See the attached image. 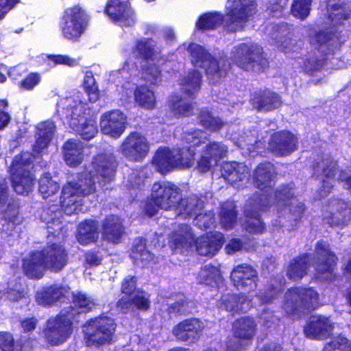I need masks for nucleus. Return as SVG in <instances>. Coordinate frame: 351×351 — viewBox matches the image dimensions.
<instances>
[{
  "label": "nucleus",
  "instance_id": "4468645a",
  "mask_svg": "<svg viewBox=\"0 0 351 351\" xmlns=\"http://www.w3.org/2000/svg\"><path fill=\"white\" fill-rule=\"evenodd\" d=\"M316 265L315 276L322 281L334 282L338 278L335 273L337 257L329 249V245L325 241H319L315 248Z\"/></svg>",
  "mask_w": 351,
  "mask_h": 351
},
{
  "label": "nucleus",
  "instance_id": "5fc2aeb1",
  "mask_svg": "<svg viewBox=\"0 0 351 351\" xmlns=\"http://www.w3.org/2000/svg\"><path fill=\"white\" fill-rule=\"evenodd\" d=\"M223 16L219 13H207L202 15L197 22V27L200 29H212L219 26Z\"/></svg>",
  "mask_w": 351,
  "mask_h": 351
},
{
  "label": "nucleus",
  "instance_id": "c85d7f7f",
  "mask_svg": "<svg viewBox=\"0 0 351 351\" xmlns=\"http://www.w3.org/2000/svg\"><path fill=\"white\" fill-rule=\"evenodd\" d=\"M194 241V236L191 228L186 225H180L169 236V245L176 252H183L187 250Z\"/></svg>",
  "mask_w": 351,
  "mask_h": 351
},
{
  "label": "nucleus",
  "instance_id": "e2e57ef3",
  "mask_svg": "<svg viewBox=\"0 0 351 351\" xmlns=\"http://www.w3.org/2000/svg\"><path fill=\"white\" fill-rule=\"evenodd\" d=\"M84 86L91 102H95L99 99V90L95 80L91 73L86 74L84 79Z\"/></svg>",
  "mask_w": 351,
  "mask_h": 351
},
{
  "label": "nucleus",
  "instance_id": "774afa93",
  "mask_svg": "<svg viewBox=\"0 0 351 351\" xmlns=\"http://www.w3.org/2000/svg\"><path fill=\"white\" fill-rule=\"evenodd\" d=\"M217 162V159L210 157L209 154H206V152L204 151L203 155L198 161V169L202 172H206L215 166Z\"/></svg>",
  "mask_w": 351,
  "mask_h": 351
},
{
  "label": "nucleus",
  "instance_id": "58836bf2",
  "mask_svg": "<svg viewBox=\"0 0 351 351\" xmlns=\"http://www.w3.org/2000/svg\"><path fill=\"white\" fill-rule=\"evenodd\" d=\"M83 145L77 140H69L64 145V156L66 164L71 167L79 165L83 159Z\"/></svg>",
  "mask_w": 351,
  "mask_h": 351
},
{
  "label": "nucleus",
  "instance_id": "ddd939ff",
  "mask_svg": "<svg viewBox=\"0 0 351 351\" xmlns=\"http://www.w3.org/2000/svg\"><path fill=\"white\" fill-rule=\"evenodd\" d=\"M122 292L125 295L118 301L117 307L123 313L134 309L147 310L149 308L148 295L136 290V279L128 276L122 284Z\"/></svg>",
  "mask_w": 351,
  "mask_h": 351
},
{
  "label": "nucleus",
  "instance_id": "393cba45",
  "mask_svg": "<svg viewBox=\"0 0 351 351\" xmlns=\"http://www.w3.org/2000/svg\"><path fill=\"white\" fill-rule=\"evenodd\" d=\"M203 328V324L197 319H188L177 324L173 333L179 340L193 343L199 338Z\"/></svg>",
  "mask_w": 351,
  "mask_h": 351
},
{
  "label": "nucleus",
  "instance_id": "052dcab7",
  "mask_svg": "<svg viewBox=\"0 0 351 351\" xmlns=\"http://www.w3.org/2000/svg\"><path fill=\"white\" fill-rule=\"evenodd\" d=\"M143 67L142 77L145 81L152 84H157L161 81L160 71L154 64L147 62Z\"/></svg>",
  "mask_w": 351,
  "mask_h": 351
},
{
  "label": "nucleus",
  "instance_id": "c756f323",
  "mask_svg": "<svg viewBox=\"0 0 351 351\" xmlns=\"http://www.w3.org/2000/svg\"><path fill=\"white\" fill-rule=\"evenodd\" d=\"M351 10L346 0H328L326 3V14L334 26L343 24L350 16Z\"/></svg>",
  "mask_w": 351,
  "mask_h": 351
},
{
  "label": "nucleus",
  "instance_id": "9b49d317",
  "mask_svg": "<svg viewBox=\"0 0 351 351\" xmlns=\"http://www.w3.org/2000/svg\"><path fill=\"white\" fill-rule=\"evenodd\" d=\"M318 298V293L312 288H291L285 293L282 308L288 314L315 308Z\"/></svg>",
  "mask_w": 351,
  "mask_h": 351
},
{
  "label": "nucleus",
  "instance_id": "7c9ffc66",
  "mask_svg": "<svg viewBox=\"0 0 351 351\" xmlns=\"http://www.w3.org/2000/svg\"><path fill=\"white\" fill-rule=\"evenodd\" d=\"M37 138L33 146V152L35 154H42L54 136L56 125L51 121H43L37 125Z\"/></svg>",
  "mask_w": 351,
  "mask_h": 351
},
{
  "label": "nucleus",
  "instance_id": "69168bd1",
  "mask_svg": "<svg viewBox=\"0 0 351 351\" xmlns=\"http://www.w3.org/2000/svg\"><path fill=\"white\" fill-rule=\"evenodd\" d=\"M194 224L197 226L200 229H208L212 228L215 223L214 213L211 211L202 213V211L198 213L194 218Z\"/></svg>",
  "mask_w": 351,
  "mask_h": 351
},
{
  "label": "nucleus",
  "instance_id": "79ce46f5",
  "mask_svg": "<svg viewBox=\"0 0 351 351\" xmlns=\"http://www.w3.org/2000/svg\"><path fill=\"white\" fill-rule=\"evenodd\" d=\"M235 144L242 149H246L249 152H254L263 147V142L258 139L256 130L244 132L239 138L235 140Z\"/></svg>",
  "mask_w": 351,
  "mask_h": 351
},
{
  "label": "nucleus",
  "instance_id": "cd10ccee",
  "mask_svg": "<svg viewBox=\"0 0 351 351\" xmlns=\"http://www.w3.org/2000/svg\"><path fill=\"white\" fill-rule=\"evenodd\" d=\"M69 288L62 285L43 287L36 293V302L43 306H51L65 296Z\"/></svg>",
  "mask_w": 351,
  "mask_h": 351
},
{
  "label": "nucleus",
  "instance_id": "603ef678",
  "mask_svg": "<svg viewBox=\"0 0 351 351\" xmlns=\"http://www.w3.org/2000/svg\"><path fill=\"white\" fill-rule=\"evenodd\" d=\"M199 124L211 132L220 130L225 124L219 117H213L207 110H201L198 117Z\"/></svg>",
  "mask_w": 351,
  "mask_h": 351
},
{
  "label": "nucleus",
  "instance_id": "680f3d73",
  "mask_svg": "<svg viewBox=\"0 0 351 351\" xmlns=\"http://www.w3.org/2000/svg\"><path fill=\"white\" fill-rule=\"evenodd\" d=\"M154 43L152 40H140L136 43L135 53L145 60L152 58L154 53Z\"/></svg>",
  "mask_w": 351,
  "mask_h": 351
},
{
  "label": "nucleus",
  "instance_id": "39448f33",
  "mask_svg": "<svg viewBox=\"0 0 351 351\" xmlns=\"http://www.w3.org/2000/svg\"><path fill=\"white\" fill-rule=\"evenodd\" d=\"M230 58L238 66L245 71L258 72L268 64L262 47L252 43H240L234 46Z\"/></svg>",
  "mask_w": 351,
  "mask_h": 351
},
{
  "label": "nucleus",
  "instance_id": "20e7f679",
  "mask_svg": "<svg viewBox=\"0 0 351 351\" xmlns=\"http://www.w3.org/2000/svg\"><path fill=\"white\" fill-rule=\"evenodd\" d=\"M191 63L195 67L204 68L208 80L213 84L218 82L226 74V61H217L201 45L191 44L187 48Z\"/></svg>",
  "mask_w": 351,
  "mask_h": 351
},
{
  "label": "nucleus",
  "instance_id": "c03bdc74",
  "mask_svg": "<svg viewBox=\"0 0 351 351\" xmlns=\"http://www.w3.org/2000/svg\"><path fill=\"white\" fill-rule=\"evenodd\" d=\"M170 108L176 117L190 116L193 112V104L189 99L174 95L171 98Z\"/></svg>",
  "mask_w": 351,
  "mask_h": 351
},
{
  "label": "nucleus",
  "instance_id": "2f4dec72",
  "mask_svg": "<svg viewBox=\"0 0 351 351\" xmlns=\"http://www.w3.org/2000/svg\"><path fill=\"white\" fill-rule=\"evenodd\" d=\"M103 236L108 242L118 243L125 233L122 220L116 215H110L106 218L103 225Z\"/></svg>",
  "mask_w": 351,
  "mask_h": 351
},
{
  "label": "nucleus",
  "instance_id": "de8ad7c7",
  "mask_svg": "<svg viewBox=\"0 0 351 351\" xmlns=\"http://www.w3.org/2000/svg\"><path fill=\"white\" fill-rule=\"evenodd\" d=\"M313 44L317 43L322 47V51H325L324 47H327L328 53L333 51L334 49H338L340 47V41L335 34H332L329 32H319L315 34V38L311 41Z\"/></svg>",
  "mask_w": 351,
  "mask_h": 351
},
{
  "label": "nucleus",
  "instance_id": "aec40b11",
  "mask_svg": "<svg viewBox=\"0 0 351 351\" xmlns=\"http://www.w3.org/2000/svg\"><path fill=\"white\" fill-rule=\"evenodd\" d=\"M126 123V117L119 110L107 112L100 119L102 133L115 138L120 137L124 132Z\"/></svg>",
  "mask_w": 351,
  "mask_h": 351
},
{
  "label": "nucleus",
  "instance_id": "ea45409f",
  "mask_svg": "<svg viewBox=\"0 0 351 351\" xmlns=\"http://www.w3.org/2000/svg\"><path fill=\"white\" fill-rule=\"evenodd\" d=\"M98 225L93 220H86L78 226L77 239L82 245H87L98 239Z\"/></svg>",
  "mask_w": 351,
  "mask_h": 351
},
{
  "label": "nucleus",
  "instance_id": "dca6fc26",
  "mask_svg": "<svg viewBox=\"0 0 351 351\" xmlns=\"http://www.w3.org/2000/svg\"><path fill=\"white\" fill-rule=\"evenodd\" d=\"M271 203L267 198L261 199L260 195L257 194H254L247 200L244 208L247 217L245 228L247 232L253 234H261L264 232L265 226L260 218L259 213L267 210Z\"/></svg>",
  "mask_w": 351,
  "mask_h": 351
},
{
  "label": "nucleus",
  "instance_id": "5701e85b",
  "mask_svg": "<svg viewBox=\"0 0 351 351\" xmlns=\"http://www.w3.org/2000/svg\"><path fill=\"white\" fill-rule=\"evenodd\" d=\"M297 143V138L292 133L282 131L271 136L269 149L276 156H286L296 150Z\"/></svg>",
  "mask_w": 351,
  "mask_h": 351
},
{
  "label": "nucleus",
  "instance_id": "473e14b6",
  "mask_svg": "<svg viewBox=\"0 0 351 351\" xmlns=\"http://www.w3.org/2000/svg\"><path fill=\"white\" fill-rule=\"evenodd\" d=\"M219 307L230 312H246L252 306V301L244 294H226L219 302Z\"/></svg>",
  "mask_w": 351,
  "mask_h": 351
},
{
  "label": "nucleus",
  "instance_id": "0e129e2a",
  "mask_svg": "<svg viewBox=\"0 0 351 351\" xmlns=\"http://www.w3.org/2000/svg\"><path fill=\"white\" fill-rule=\"evenodd\" d=\"M204 151L206 152V154H209L210 157L219 161V160L226 156L228 147L221 143L212 142L206 145Z\"/></svg>",
  "mask_w": 351,
  "mask_h": 351
},
{
  "label": "nucleus",
  "instance_id": "c9c22d12",
  "mask_svg": "<svg viewBox=\"0 0 351 351\" xmlns=\"http://www.w3.org/2000/svg\"><path fill=\"white\" fill-rule=\"evenodd\" d=\"M232 330L236 339L250 340L256 335L257 325L254 319L246 317L236 320Z\"/></svg>",
  "mask_w": 351,
  "mask_h": 351
},
{
  "label": "nucleus",
  "instance_id": "b1692460",
  "mask_svg": "<svg viewBox=\"0 0 351 351\" xmlns=\"http://www.w3.org/2000/svg\"><path fill=\"white\" fill-rule=\"evenodd\" d=\"M333 330V324L326 317L315 315L310 318L304 327L305 335L312 339H324L329 337Z\"/></svg>",
  "mask_w": 351,
  "mask_h": 351
},
{
  "label": "nucleus",
  "instance_id": "72a5a7b5",
  "mask_svg": "<svg viewBox=\"0 0 351 351\" xmlns=\"http://www.w3.org/2000/svg\"><path fill=\"white\" fill-rule=\"evenodd\" d=\"M337 163L335 160L331 158H325L322 160L315 167V173H322V182H323V191H324L325 195L330 191V189L333 186V178L336 173Z\"/></svg>",
  "mask_w": 351,
  "mask_h": 351
},
{
  "label": "nucleus",
  "instance_id": "f704fd0d",
  "mask_svg": "<svg viewBox=\"0 0 351 351\" xmlns=\"http://www.w3.org/2000/svg\"><path fill=\"white\" fill-rule=\"evenodd\" d=\"M280 97L271 91H265L254 96L252 104L258 111H269L278 108L281 105Z\"/></svg>",
  "mask_w": 351,
  "mask_h": 351
},
{
  "label": "nucleus",
  "instance_id": "4c0bfd02",
  "mask_svg": "<svg viewBox=\"0 0 351 351\" xmlns=\"http://www.w3.org/2000/svg\"><path fill=\"white\" fill-rule=\"evenodd\" d=\"M203 206V201L196 196L186 199L181 197V200L175 208V211L178 215H184V217H195L197 214L202 210Z\"/></svg>",
  "mask_w": 351,
  "mask_h": 351
},
{
  "label": "nucleus",
  "instance_id": "6e6552de",
  "mask_svg": "<svg viewBox=\"0 0 351 351\" xmlns=\"http://www.w3.org/2000/svg\"><path fill=\"white\" fill-rule=\"evenodd\" d=\"M75 315L76 311L69 307V309H63L55 318L48 321L45 338L51 345L58 346L68 339L73 330V320Z\"/></svg>",
  "mask_w": 351,
  "mask_h": 351
},
{
  "label": "nucleus",
  "instance_id": "f03ea898",
  "mask_svg": "<svg viewBox=\"0 0 351 351\" xmlns=\"http://www.w3.org/2000/svg\"><path fill=\"white\" fill-rule=\"evenodd\" d=\"M69 254L60 243L48 244L41 250L32 252L23 261L25 274L31 278H40L45 271L61 272L69 263Z\"/></svg>",
  "mask_w": 351,
  "mask_h": 351
},
{
  "label": "nucleus",
  "instance_id": "09e8293b",
  "mask_svg": "<svg viewBox=\"0 0 351 351\" xmlns=\"http://www.w3.org/2000/svg\"><path fill=\"white\" fill-rule=\"evenodd\" d=\"M176 168L186 169L191 167L195 161V152L190 147L173 149Z\"/></svg>",
  "mask_w": 351,
  "mask_h": 351
},
{
  "label": "nucleus",
  "instance_id": "2eb2a0df",
  "mask_svg": "<svg viewBox=\"0 0 351 351\" xmlns=\"http://www.w3.org/2000/svg\"><path fill=\"white\" fill-rule=\"evenodd\" d=\"M151 197L157 207L166 210H175L181 200V190L171 182H156L152 188Z\"/></svg>",
  "mask_w": 351,
  "mask_h": 351
},
{
  "label": "nucleus",
  "instance_id": "864d4df0",
  "mask_svg": "<svg viewBox=\"0 0 351 351\" xmlns=\"http://www.w3.org/2000/svg\"><path fill=\"white\" fill-rule=\"evenodd\" d=\"M73 302L75 306L79 308V311L75 309L76 311L75 316L80 313L89 311L96 306V303L92 298L87 296L85 293L81 292L73 293ZM69 306L66 309H69ZM71 308L74 310L72 306Z\"/></svg>",
  "mask_w": 351,
  "mask_h": 351
},
{
  "label": "nucleus",
  "instance_id": "6ab92c4d",
  "mask_svg": "<svg viewBox=\"0 0 351 351\" xmlns=\"http://www.w3.org/2000/svg\"><path fill=\"white\" fill-rule=\"evenodd\" d=\"M276 171L274 167L270 162L259 164L254 169L252 175V183L261 192L255 194L260 195L262 199H268L271 202V197H267L274 182Z\"/></svg>",
  "mask_w": 351,
  "mask_h": 351
},
{
  "label": "nucleus",
  "instance_id": "37998d69",
  "mask_svg": "<svg viewBox=\"0 0 351 351\" xmlns=\"http://www.w3.org/2000/svg\"><path fill=\"white\" fill-rule=\"evenodd\" d=\"M233 202H226L221 205L219 213L220 223L226 230L233 228L237 223V211Z\"/></svg>",
  "mask_w": 351,
  "mask_h": 351
},
{
  "label": "nucleus",
  "instance_id": "a18cd8bd",
  "mask_svg": "<svg viewBox=\"0 0 351 351\" xmlns=\"http://www.w3.org/2000/svg\"><path fill=\"white\" fill-rule=\"evenodd\" d=\"M308 268V260L306 256L293 259L289 265L287 275L293 280L302 279L306 274Z\"/></svg>",
  "mask_w": 351,
  "mask_h": 351
},
{
  "label": "nucleus",
  "instance_id": "338daca9",
  "mask_svg": "<svg viewBox=\"0 0 351 351\" xmlns=\"http://www.w3.org/2000/svg\"><path fill=\"white\" fill-rule=\"evenodd\" d=\"M204 134V132L200 130L190 132H188L184 133L182 138V141L184 143L189 145L188 147H190L191 149H193V147L199 146L202 143H205V141L202 140V136Z\"/></svg>",
  "mask_w": 351,
  "mask_h": 351
},
{
  "label": "nucleus",
  "instance_id": "bf43d9fd",
  "mask_svg": "<svg viewBox=\"0 0 351 351\" xmlns=\"http://www.w3.org/2000/svg\"><path fill=\"white\" fill-rule=\"evenodd\" d=\"M237 162H225L221 167V176L232 185L235 187H242V183L239 182L238 176H237Z\"/></svg>",
  "mask_w": 351,
  "mask_h": 351
},
{
  "label": "nucleus",
  "instance_id": "9d476101",
  "mask_svg": "<svg viewBox=\"0 0 351 351\" xmlns=\"http://www.w3.org/2000/svg\"><path fill=\"white\" fill-rule=\"evenodd\" d=\"M8 186L4 180L0 182V212H4V223H2V237L7 239L10 245L14 243L19 236L16 226L19 213L16 203L8 202Z\"/></svg>",
  "mask_w": 351,
  "mask_h": 351
},
{
  "label": "nucleus",
  "instance_id": "49530a36",
  "mask_svg": "<svg viewBox=\"0 0 351 351\" xmlns=\"http://www.w3.org/2000/svg\"><path fill=\"white\" fill-rule=\"evenodd\" d=\"M134 99L139 106L146 109H152L156 104V97L153 90L146 86H141L136 88Z\"/></svg>",
  "mask_w": 351,
  "mask_h": 351
},
{
  "label": "nucleus",
  "instance_id": "f3484780",
  "mask_svg": "<svg viewBox=\"0 0 351 351\" xmlns=\"http://www.w3.org/2000/svg\"><path fill=\"white\" fill-rule=\"evenodd\" d=\"M119 151L130 160L141 161L149 151V142L142 134L132 132L123 141Z\"/></svg>",
  "mask_w": 351,
  "mask_h": 351
},
{
  "label": "nucleus",
  "instance_id": "412c9836",
  "mask_svg": "<svg viewBox=\"0 0 351 351\" xmlns=\"http://www.w3.org/2000/svg\"><path fill=\"white\" fill-rule=\"evenodd\" d=\"M105 12L120 26L131 27L135 23L134 12L126 3L119 0H108Z\"/></svg>",
  "mask_w": 351,
  "mask_h": 351
},
{
  "label": "nucleus",
  "instance_id": "3c124183",
  "mask_svg": "<svg viewBox=\"0 0 351 351\" xmlns=\"http://www.w3.org/2000/svg\"><path fill=\"white\" fill-rule=\"evenodd\" d=\"M201 79L202 75L199 72L196 71L189 72L187 76L182 80L181 86L183 93L189 97H192L199 89Z\"/></svg>",
  "mask_w": 351,
  "mask_h": 351
},
{
  "label": "nucleus",
  "instance_id": "6e6d98bb",
  "mask_svg": "<svg viewBox=\"0 0 351 351\" xmlns=\"http://www.w3.org/2000/svg\"><path fill=\"white\" fill-rule=\"evenodd\" d=\"M323 351H351V341L343 335H338L326 343Z\"/></svg>",
  "mask_w": 351,
  "mask_h": 351
},
{
  "label": "nucleus",
  "instance_id": "7ed1b4c3",
  "mask_svg": "<svg viewBox=\"0 0 351 351\" xmlns=\"http://www.w3.org/2000/svg\"><path fill=\"white\" fill-rule=\"evenodd\" d=\"M82 96V93H77L61 99L57 104V112L83 139L89 141L95 137L98 130L95 121L88 117L89 109L86 108Z\"/></svg>",
  "mask_w": 351,
  "mask_h": 351
},
{
  "label": "nucleus",
  "instance_id": "4d7b16f0",
  "mask_svg": "<svg viewBox=\"0 0 351 351\" xmlns=\"http://www.w3.org/2000/svg\"><path fill=\"white\" fill-rule=\"evenodd\" d=\"M59 189L58 184L51 179L49 174L43 176L39 180V191L44 198L55 194Z\"/></svg>",
  "mask_w": 351,
  "mask_h": 351
},
{
  "label": "nucleus",
  "instance_id": "a878e982",
  "mask_svg": "<svg viewBox=\"0 0 351 351\" xmlns=\"http://www.w3.org/2000/svg\"><path fill=\"white\" fill-rule=\"evenodd\" d=\"M330 207V212L324 215L326 223L334 226H343L351 220V205L348 202L337 200L332 202Z\"/></svg>",
  "mask_w": 351,
  "mask_h": 351
},
{
  "label": "nucleus",
  "instance_id": "8fccbe9b",
  "mask_svg": "<svg viewBox=\"0 0 351 351\" xmlns=\"http://www.w3.org/2000/svg\"><path fill=\"white\" fill-rule=\"evenodd\" d=\"M220 279L221 275L218 268L210 265H206L202 267L197 277L200 284L210 286L217 285Z\"/></svg>",
  "mask_w": 351,
  "mask_h": 351
},
{
  "label": "nucleus",
  "instance_id": "13d9d810",
  "mask_svg": "<svg viewBox=\"0 0 351 351\" xmlns=\"http://www.w3.org/2000/svg\"><path fill=\"white\" fill-rule=\"evenodd\" d=\"M311 10V0H294L291 5V14L300 20L306 19Z\"/></svg>",
  "mask_w": 351,
  "mask_h": 351
},
{
  "label": "nucleus",
  "instance_id": "bb28decb",
  "mask_svg": "<svg viewBox=\"0 0 351 351\" xmlns=\"http://www.w3.org/2000/svg\"><path fill=\"white\" fill-rule=\"evenodd\" d=\"M223 243V235L221 232H210L196 240V250L199 255L213 256L221 249Z\"/></svg>",
  "mask_w": 351,
  "mask_h": 351
},
{
  "label": "nucleus",
  "instance_id": "e433bc0d",
  "mask_svg": "<svg viewBox=\"0 0 351 351\" xmlns=\"http://www.w3.org/2000/svg\"><path fill=\"white\" fill-rule=\"evenodd\" d=\"M152 162L156 170L162 174L169 172L176 168L173 149L166 147L160 148L155 154Z\"/></svg>",
  "mask_w": 351,
  "mask_h": 351
},
{
  "label": "nucleus",
  "instance_id": "a19ab883",
  "mask_svg": "<svg viewBox=\"0 0 351 351\" xmlns=\"http://www.w3.org/2000/svg\"><path fill=\"white\" fill-rule=\"evenodd\" d=\"M135 265L144 267L154 261V256L147 250L145 241L138 240L132 249L130 255Z\"/></svg>",
  "mask_w": 351,
  "mask_h": 351
},
{
  "label": "nucleus",
  "instance_id": "f8f14e48",
  "mask_svg": "<svg viewBox=\"0 0 351 351\" xmlns=\"http://www.w3.org/2000/svg\"><path fill=\"white\" fill-rule=\"evenodd\" d=\"M88 21V16L81 8L67 9L60 25L62 36L69 40H77L85 32Z\"/></svg>",
  "mask_w": 351,
  "mask_h": 351
},
{
  "label": "nucleus",
  "instance_id": "a211bd4d",
  "mask_svg": "<svg viewBox=\"0 0 351 351\" xmlns=\"http://www.w3.org/2000/svg\"><path fill=\"white\" fill-rule=\"evenodd\" d=\"M273 199L278 213L285 212L288 208L291 219L297 221L301 218L304 210V204L293 197L291 187L283 186L278 189Z\"/></svg>",
  "mask_w": 351,
  "mask_h": 351
},
{
  "label": "nucleus",
  "instance_id": "1a4fd4ad",
  "mask_svg": "<svg viewBox=\"0 0 351 351\" xmlns=\"http://www.w3.org/2000/svg\"><path fill=\"white\" fill-rule=\"evenodd\" d=\"M254 0H228L226 5V26L230 32L243 29L245 23L255 13Z\"/></svg>",
  "mask_w": 351,
  "mask_h": 351
},
{
  "label": "nucleus",
  "instance_id": "4be33fe9",
  "mask_svg": "<svg viewBox=\"0 0 351 351\" xmlns=\"http://www.w3.org/2000/svg\"><path fill=\"white\" fill-rule=\"evenodd\" d=\"M231 279L239 290L253 291L256 288L257 272L250 265H237L231 272Z\"/></svg>",
  "mask_w": 351,
  "mask_h": 351
},
{
  "label": "nucleus",
  "instance_id": "423d86ee",
  "mask_svg": "<svg viewBox=\"0 0 351 351\" xmlns=\"http://www.w3.org/2000/svg\"><path fill=\"white\" fill-rule=\"evenodd\" d=\"M115 324L108 317L102 316L90 320L85 326V340L88 346H100L110 343L114 339Z\"/></svg>",
  "mask_w": 351,
  "mask_h": 351
},
{
  "label": "nucleus",
  "instance_id": "f257e3e1",
  "mask_svg": "<svg viewBox=\"0 0 351 351\" xmlns=\"http://www.w3.org/2000/svg\"><path fill=\"white\" fill-rule=\"evenodd\" d=\"M92 167L90 172L63 186L60 202L65 214L71 215L85 210L82 199L96 191L95 179L101 188L113 180L117 167L115 157L110 153L99 154L94 158Z\"/></svg>",
  "mask_w": 351,
  "mask_h": 351
},
{
  "label": "nucleus",
  "instance_id": "0eeeda50",
  "mask_svg": "<svg viewBox=\"0 0 351 351\" xmlns=\"http://www.w3.org/2000/svg\"><path fill=\"white\" fill-rule=\"evenodd\" d=\"M32 156L29 153H23L15 156L10 168L12 186L14 191L21 195L27 194L34 184V178L30 173L32 168Z\"/></svg>",
  "mask_w": 351,
  "mask_h": 351
}]
</instances>
